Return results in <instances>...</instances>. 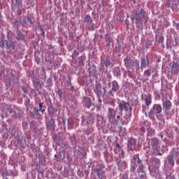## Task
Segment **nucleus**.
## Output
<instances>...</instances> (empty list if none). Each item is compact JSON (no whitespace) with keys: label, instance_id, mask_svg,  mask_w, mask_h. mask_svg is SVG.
Instances as JSON below:
<instances>
[{"label":"nucleus","instance_id":"f257e3e1","mask_svg":"<svg viewBox=\"0 0 179 179\" xmlns=\"http://www.w3.org/2000/svg\"><path fill=\"white\" fill-rule=\"evenodd\" d=\"M119 111L121 113V115H117V109H114L113 108H108V118L109 122H110L111 125L118 126V121L121 120V117L122 116V111H125L126 113H132V106L129 103V102H127L125 101H121L118 104ZM117 115V116H116ZM116 116V117H115Z\"/></svg>","mask_w":179,"mask_h":179},{"label":"nucleus","instance_id":"f03ea898","mask_svg":"<svg viewBox=\"0 0 179 179\" xmlns=\"http://www.w3.org/2000/svg\"><path fill=\"white\" fill-rule=\"evenodd\" d=\"M149 17L146 15V13L145 10H143V8H141L139 12H137L136 10L132 11V14L131 15V20H132L133 23H136V27L137 29H139L141 27V24L143 23L144 20V24H146L148 22Z\"/></svg>","mask_w":179,"mask_h":179},{"label":"nucleus","instance_id":"7ed1b4c3","mask_svg":"<svg viewBox=\"0 0 179 179\" xmlns=\"http://www.w3.org/2000/svg\"><path fill=\"white\" fill-rule=\"evenodd\" d=\"M148 148H151L154 152H157L159 156L163 155L160 152V143H159V139L156 137H153L149 141Z\"/></svg>","mask_w":179,"mask_h":179},{"label":"nucleus","instance_id":"20e7f679","mask_svg":"<svg viewBox=\"0 0 179 179\" xmlns=\"http://www.w3.org/2000/svg\"><path fill=\"white\" fill-rule=\"evenodd\" d=\"M124 65L127 69H131V68H135L138 69L139 68V63L131 59V57H126L124 59Z\"/></svg>","mask_w":179,"mask_h":179},{"label":"nucleus","instance_id":"39448f33","mask_svg":"<svg viewBox=\"0 0 179 179\" xmlns=\"http://www.w3.org/2000/svg\"><path fill=\"white\" fill-rule=\"evenodd\" d=\"M94 92L99 98V96H104L106 94V88H101V84L96 83L94 87Z\"/></svg>","mask_w":179,"mask_h":179},{"label":"nucleus","instance_id":"423d86ee","mask_svg":"<svg viewBox=\"0 0 179 179\" xmlns=\"http://www.w3.org/2000/svg\"><path fill=\"white\" fill-rule=\"evenodd\" d=\"M120 90V85L118 84V82H117V80H113L112 82V88L111 90H109L108 92V94H109V96H111V97H114V93H117V92H118Z\"/></svg>","mask_w":179,"mask_h":179},{"label":"nucleus","instance_id":"0eeeda50","mask_svg":"<svg viewBox=\"0 0 179 179\" xmlns=\"http://www.w3.org/2000/svg\"><path fill=\"white\" fill-rule=\"evenodd\" d=\"M151 111L155 115H157L158 114H162V105L154 104Z\"/></svg>","mask_w":179,"mask_h":179},{"label":"nucleus","instance_id":"6e6552de","mask_svg":"<svg viewBox=\"0 0 179 179\" xmlns=\"http://www.w3.org/2000/svg\"><path fill=\"white\" fill-rule=\"evenodd\" d=\"M15 42L8 43V41H5L2 40L0 41V47H1V48H3L5 47V45L6 44L7 48L8 50H10V48L15 50Z\"/></svg>","mask_w":179,"mask_h":179},{"label":"nucleus","instance_id":"1a4fd4ad","mask_svg":"<svg viewBox=\"0 0 179 179\" xmlns=\"http://www.w3.org/2000/svg\"><path fill=\"white\" fill-rule=\"evenodd\" d=\"M136 146V139L134 138H130L128 139V149L131 152H134V149Z\"/></svg>","mask_w":179,"mask_h":179},{"label":"nucleus","instance_id":"9d476101","mask_svg":"<svg viewBox=\"0 0 179 179\" xmlns=\"http://www.w3.org/2000/svg\"><path fill=\"white\" fill-rule=\"evenodd\" d=\"M178 155V152H172L171 155L168 156V162L169 163V164L171 166H172V167L174 166L175 164V162L174 160H176L177 159V156Z\"/></svg>","mask_w":179,"mask_h":179},{"label":"nucleus","instance_id":"9b49d317","mask_svg":"<svg viewBox=\"0 0 179 179\" xmlns=\"http://www.w3.org/2000/svg\"><path fill=\"white\" fill-rule=\"evenodd\" d=\"M95 173H96V176L99 179H103V176H104V174H106V172L103 171V167L101 166L100 168H96L95 169Z\"/></svg>","mask_w":179,"mask_h":179},{"label":"nucleus","instance_id":"f8f14e48","mask_svg":"<svg viewBox=\"0 0 179 179\" xmlns=\"http://www.w3.org/2000/svg\"><path fill=\"white\" fill-rule=\"evenodd\" d=\"M163 107L165 108L166 111L171 110V101L170 100L166 99V101H163Z\"/></svg>","mask_w":179,"mask_h":179},{"label":"nucleus","instance_id":"ddd939ff","mask_svg":"<svg viewBox=\"0 0 179 179\" xmlns=\"http://www.w3.org/2000/svg\"><path fill=\"white\" fill-rule=\"evenodd\" d=\"M146 65H149V59H148V56H146V57L141 59V69L146 68Z\"/></svg>","mask_w":179,"mask_h":179},{"label":"nucleus","instance_id":"4468645a","mask_svg":"<svg viewBox=\"0 0 179 179\" xmlns=\"http://www.w3.org/2000/svg\"><path fill=\"white\" fill-rule=\"evenodd\" d=\"M145 102L147 107L152 104V94H148L145 98Z\"/></svg>","mask_w":179,"mask_h":179},{"label":"nucleus","instance_id":"2eb2a0df","mask_svg":"<svg viewBox=\"0 0 179 179\" xmlns=\"http://www.w3.org/2000/svg\"><path fill=\"white\" fill-rule=\"evenodd\" d=\"M171 71L173 72V73H178L179 72V64L176 62V64H173L172 67H171Z\"/></svg>","mask_w":179,"mask_h":179},{"label":"nucleus","instance_id":"dca6fc26","mask_svg":"<svg viewBox=\"0 0 179 179\" xmlns=\"http://www.w3.org/2000/svg\"><path fill=\"white\" fill-rule=\"evenodd\" d=\"M55 111V108H54V106H52V104H50L48 108V115H50V117H52V115H54Z\"/></svg>","mask_w":179,"mask_h":179},{"label":"nucleus","instance_id":"f3484780","mask_svg":"<svg viewBox=\"0 0 179 179\" xmlns=\"http://www.w3.org/2000/svg\"><path fill=\"white\" fill-rule=\"evenodd\" d=\"M101 62L102 65H105L106 68L107 66H110V65H111V61H110L108 59H103Z\"/></svg>","mask_w":179,"mask_h":179},{"label":"nucleus","instance_id":"a211bd4d","mask_svg":"<svg viewBox=\"0 0 179 179\" xmlns=\"http://www.w3.org/2000/svg\"><path fill=\"white\" fill-rule=\"evenodd\" d=\"M136 162H137V164H141V162H142V160H141V159H139V155H138V154L134 155L132 163L136 164Z\"/></svg>","mask_w":179,"mask_h":179},{"label":"nucleus","instance_id":"6ab92c4d","mask_svg":"<svg viewBox=\"0 0 179 179\" xmlns=\"http://www.w3.org/2000/svg\"><path fill=\"white\" fill-rule=\"evenodd\" d=\"M85 59H86V56L83 55L79 57L78 64L80 66H85V63L83 62Z\"/></svg>","mask_w":179,"mask_h":179},{"label":"nucleus","instance_id":"aec40b11","mask_svg":"<svg viewBox=\"0 0 179 179\" xmlns=\"http://www.w3.org/2000/svg\"><path fill=\"white\" fill-rule=\"evenodd\" d=\"M138 164V169H137L138 173H145V171H143L145 166H143L142 162H141V164Z\"/></svg>","mask_w":179,"mask_h":179},{"label":"nucleus","instance_id":"412c9836","mask_svg":"<svg viewBox=\"0 0 179 179\" xmlns=\"http://www.w3.org/2000/svg\"><path fill=\"white\" fill-rule=\"evenodd\" d=\"M148 131V136H153L155 135V129H152V128H148L147 129Z\"/></svg>","mask_w":179,"mask_h":179},{"label":"nucleus","instance_id":"4be33fe9","mask_svg":"<svg viewBox=\"0 0 179 179\" xmlns=\"http://www.w3.org/2000/svg\"><path fill=\"white\" fill-rule=\"evenodd\" d=\"M79 52L76 50H73V54H72V59L73 61H76V57H78Z\"/></svg>","mask_w":179,"mask_h":179},{"label":"nucleus","instance_id":"5701e85b","mask_svg":"<svg viewBox=\"0 0 179 179\" xmlns=\"http://www.w3.org/2000/svg\"><path fill=\"white\" fill-rule=\"evenodd\" d=\"M114 73L116 76H121V71L118 68L114 69Z\"/></svg>","mask_w":179,"mask_h":179},{"label":"nucleus","instance_id":"b1692460","mask_svg":"<svg viewBox=\"0 0 179 179\" xmlns=\"http://www.w3.org/2000/svg\"><path fill=\"white\" fill-rule=\"evenodd\" d=\"M92 132H93V128L92 127H88L85 131V135H90V134H92Z\"/></svg>","mask_w":179,"mask_h":179},{"label":"nucleus","instance_id":"393cba45","mask_svg":"<svg viewBox=\"0 0 179 179\" xmlns=\"http://www.w3.org/2000/svg\"><path fill=\"white\" fill-rule=\"evenodd\" d=\"M84 20L87 23H92V17H90V15H86Z\"/></svg>","mask_w":179,"mask_h":179},{"label":"nucleus","instance_id":"a878e982","mask_svg":"<svg viewBox=\"0 0 179 179\" xmlns=\"http://www.w3.org/2000/svg\"><path fill=\"white\" fill-rule=\"evenodd\" d=\"M105 37H106V38H107L106 43H107V47H108V45H110V43H111V38H110V36H108V34H106Z\"/></svg>","mask_w":179,"mask_h":179},{"label":"nucleus","instance_id":"bb28decb","mask_svg":"<svg viewBox=\"0 0 179 179\" xmlns=\"http://www.w3.org/2000/svg\"><path fill=\"white\" fill-rule=\"evenodd\" d=\"M43 103L41 102L39 103L38 106H39V110L41 111L42 113H45V109H43Z\"/></svg>","mask_w":179,"mask_h":179},{"label":"nucleus","instance_id":"cd10ccee","mask_svg":"<svg viewBox=\"0 0 179 179\" xmlns=\"http://www.w3.org/2000/svg\"><path fill=\"white\" fill-rule=\"evenodd\" d=\"M116 162H117V167H118V169L119 170H121V159H116Z\"/></svg>","mask_w":179,"mask_h":179},{"label":"nucleus","instance_id":"c85d7f7f","mask_svg":"<svg viewBox=\"0 0 179 179\" xmlns=\"http://www.w3.org/2000/svg\"><path fill=\"white\" fill-rule=\"evenodd\" d=\"M131 171H132V173H134V171H135V170H136V164H135V162H132L131 164Z\"/></svg>","mask_w":179,"mask_h":179},{"label":"nucleus","instance_id":"c756f323","mask_svg":"<svg viewBox=\"0 0 179 179\" xmlns=\"http://www.w3.org/2000/svg\"><path fill=\"white\" fill-rule=\"evenodd\" d=\"M126 166H127V162H125L124 161L120 162L121 169H119V170H120V171H122V169H125L124 168V166L125 167Z\"/></svg>","mask_w":179,"mask_h":179},{"label":"nucleus","instance_id":"7c9ffc66","mask_svg":"<svg viewBox=\"0 0 179 179\" xmlns=\"http://www.w3.org/2000/svg\"><path fill=\"white\" fill-rule=\"evenodd\" d=\"M34 113L35 115H38L40 110L39 109H37V108H34Z\"/></svg>","mask_w":179,"mask_h":179},{"label":"nucleus","instance_id":"2f4dec72","mask_svg":"<svg viewBox=\"0 0 179 179\" xmlns=\"http://www.w3.org/2000/svg\"><path fill=\"white\" fill-rule=\"evenodd\" d=\"M144 75L145 76H150V71L149 69H147L144 71Z\"/></svg>","mask_w":179,"mask_h":179},{"label":"nucleus","instance_id":"473e14b6","mask_svg":"<svg viewBox=\"0 0 179 179\" xmlns=\"http://www.w3.org/2000/svg\"><path fill=\"white\" fill-rule=\"evenodd\" d=\"M147 178H148V177L146 176V173H143L140 176V179H147Z\"/></svg>","mask_w":179,"mask_h":179},{"label":"nucleus","instance_id":"72a5a7b5","mask_svg":"<svg viewBox=\"0 0 179 179\" xmlns=\"http://www.w3.org/2000/svg\"><path fill=\"white\" fill-rule=\"evenodd\" d=\"M173 27H175L176 30H179V24L178 23H176L174 21L173 22Z\"/></svg>","mask_w":179,"mask_h":179},{"label":"nucleus","instance_id":"f704fd0d","mask_svg":"<svg viewBox=\"0 0 179 179\" xmlns=\"http://www.w3.org/2000/svg\"><path fill=\"white\" fill-rule=\"evenodd\" d=\"M21 89L24 92V93L27 94V92H29V90L26 87H22Z\"/></svg>","mask_w":179,"mask_h":179},{"label":"nucleus","instance_id":"c9c22d12","mask_svg":"<svg viewBox=\"0 0 179 179\" xmlns=\"http://www.w3.org/2000/svg\"><path fill=\"white\" fill-rule=\"evenodd\" d=\"M128 122H129V119L126 118V120L122 122V124L127 125V124H128Z\"/></svg>","mask_w":179,"mask_h":179},{"label":"nucleus","instance_id":"e433bc0d","mask_svg":"<svg viewBox=\"0 0 179 179\" xmlns=\"http://www.w3.org/2000/svg\"><path fill=\"white\" fill-rule=\"evenodd\" d=\"M17 5L22 6V0H15Z\"/></svg>","mask_w":179,"mask_h":179},{"label":"nucleus","instance_id":"4c0bfd02","mask_svg":"<svg viewBox=\"0 0 179 179\" xmlns=\"http://www.w3.org/2000/svg\"><path fill=\"white\" fill-rule=\"evenodd\" d=\"M39 29H40L42 34L44 36V34H45V32H44V29H43V27H41V25L39 26Z\"/></svg>","mask_w":179,"mask_h":179},{"label":"nucleus","instance_id":"58836bf2","mask_svg":"<svg viewBox=\"0 0 179 179\" xmlns=\"http://www.w3.org/2000/svg\"><path fill=\"white\" fill-rule=\"evenodd\" d=\"M106 76H107L108 79H111V78H112L111 73L109 72L106 73Z\"/></svg>","mask_w":179,"mask_h":179},{"label":"nucleus","instance_id":"ea45409f","mask_svg":"<svg viewBox=\"0 0 179 179\" xmlns=\"http://www.w3.org/2000/svg\"><path fill=\"white\" fill-rule=\"evenodd\" d=\"M58 96H59V99H62V91L58 92Z\"/></svg>","mask_w":179,"mask_h":179},{"label":"nucleus","instance_id":"a19ab883","mask_svg":"<svg viewBox=\"0 0 179 179\" xmlns=\"http://www.w3.org/2000/svg\"><path fill=\"white\" fill-rule=\"evenodd\" d=\"M27 20L31 24H33V21L30 17H27Z\"/></svg>","mask_w":179,"mask_h":179},{"label":"nucleus","instance_id":"79ce46f5","mask_svg":"<svg viewBox=\"0 0 179 179\" xmlns=\"http://www.w3.org/2000/svg\"><path fill=\"white\" fill-rule=\"evenodd\" d=\"M166 179H176V178L173 176H167Z\"/></svg>","mask_w":179,"mask_h":179},{"label":"nucleus","instance_id":"37998d69","mask_svg":"<svg viewBox=\"0 0 179 179\" xmlns=\"http://www.w3.org/2000/svg\"><path fill=\"white\" fill-rule=\"evenodd\" d=\"M116 148H117V149H121V145L120 144L117 143Z\"/></svg>","mask_w":179,"mask_h":179},{"label":"nucleus","instance_id":"c03bdc74","mask_svg":"<svg viewBox=\"0 0 179 179\" xmlns=\"http://www.w3.org/2000/svg\"><path fill=\"white\" fill-rule=\"evenodd\" d=\"M97 99H98V101H99V103H102V100H101V99H100V96H99V97H97Z\"/></svg>","mask_w":179,"mask_h":179},{"label":"nucleus","instance_id":"a18cd8bd","mask_svg":"<svg viewBox=\"0 0 179 179\" xmlns=\"http://www.w3.org/2000/svg\"><path fill=\"white\" fill-rule=\"evenodd\" d=\"M2 23V15L0 13V24Z\"/></svg>","mask_w":179,"mask_h":179},{"label":"nucleus","instance_id":"49530a36","mask_svg":"<svg viewBox=\"0 0 179 179\" xmlns=\"http://www.w3.org/2000/svg\"><path fill=\"white\" fill-rule=\"evenodd\" d=\"M163 40H164V38H163V36H161V41H160V43H163Z\"/></svg>","mask_w":179,"mask_h":179},{"label":"nucleus","instance_id":"de8ad7c7","mask_svg":"<svg viewBox=\"0 0 179 179\" xmlns=\"http://www.w3.org/2000/svg\"><path fill=\"white\" fill-rule=\"evenodd\" d=\"M30 117H34V114L33 113H30Z\"/></svg>","mask_w":179,"mask_h":179},{"label":"nucleus","instance_id":"09e8293b","mask_svg":"<svg viewBox=\"0 0 179 179\" xmlns=\"http://www.w3.org/2000/svg\"><path fill=\"white\" fill-rule=\"evenodd\" d=\"M164 136H163V134H160V138H161V139H163Z\"/></svg>","mask_w":179,"mask_h":179},{"label":"nucleus","instance_id":"8fccbe9b","mask_svg":"<svg viewBox=\"0 0 179 179\" xmlns=\"http://www.w3.org/2000/svg\"><path fill=\"white\" fill-rule=\"evenodd\" d=\"M91 106H92V103H90V105L87 106V108H90Z\"/></svg>","mask_w":179,"mask_h":179},{"label":"nucleus","instance_id":"3c124183","mask_svg":"<svg viewBox=\"0 0 179 179\" xmlns=\"http://www.w3.org/2000/svg\"><path fill=\"white\" fill-rule=\"evenodd\" d=\"M90 122H92V124H94V121H93V120H90Z\"/></svg>","mask_w":179,"mask_h":179},{"label":"nucleus","instance_id":"603ef678","mask_svg":"<svg viewBox=\"0 0 179 179\" xmlns=\"http://www.w3.org/2000/svg\"><path fill=\"white\" fill-rule=\"evenodd\" d=\"M122 155L123 157H124V150H122Z\"/></svg>","mask_w":179,"mask_h":179},{"label":"nucleus","instance_id":"864d4df0","mask_svg":"<svg viewBox=\"0 0 179 179\" xmlns=\"http://www.w3.org/2000/svg\"><path fill=\"white\" fill-rule=\"evenodd\" d=\"M176 63H178V64H179V58H178V59L177 60Z\"/></svg>","mask_w":179,"mask_h":179},{"label":"nucleus","instance_id":"5fc2aeb1","mask_svg":"<svg viewBox=\"0 0 179 179\" xmlns=\"http://www.w3.org/2000/svg\"><path fill=\"white\" fill-rule=\"evenodd\" d=\"M17 22H18V21L15 20V22H14V23H17Z\"/></svg>","mask_w":179,"mask_h":179},{"label":"nucleus","instance_id":"6e6d98bb","mask_svg":"<svg viewBox=\"0 0 179 179\" xmlns=\"http://www.w3.org/2000/svg\"><path fill=\"white\" fill-rule=\"evenodd\" d=\"M86 124H87V125H89V122H87Z\"/></svg>","mask_w":179,"mask_h":179},{"label":"nucleus","instance_id":"4d7b16f0","mask_svg":"<svg viewBox=\"0 0 179 179\" xmlns=\"http://www.w3.org/2000/svg\"><path fill=\"white\" fill-rule=\"evenodd\" d=\"M69 83H71V79H69Z\"/></svg>","mask_w":179,"mask_h":179},{"label":"nucleus","instance_id":"13d9d810","mask_svg":"<svg viewBox=\"0 0 179 179\" xmlns=\"http://www.w3.org/2000/svg\"><path fill=\"white\" fill-rule=\"evenodd\" d=\"M55 157H57V155H55Z\"/></svg>","mask_w":179,"mask_h":179}]
</instances>
